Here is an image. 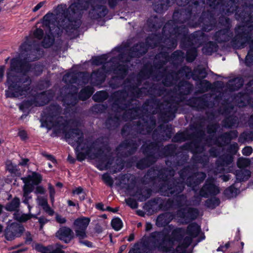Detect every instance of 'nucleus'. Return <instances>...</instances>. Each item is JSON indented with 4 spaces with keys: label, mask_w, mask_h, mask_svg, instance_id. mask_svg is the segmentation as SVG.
<instances>
[{
    "label": "nucleus",
    "mask_w": 253,
    "mask_h": 253,
    "mask_svg": "<svg viewBox=\"0 0 253 253\" xmlns=\"http://www.w3.org/2000/svg\"><path fill=\"white\" fill-rule=\"evenodd\" d=\"M26 179L34 185L36 186L41 184L42 180V176L41 173L33 171L32 174L29 175Z\"/></svg>",
    "instance_id": "nucleus-53"
},
{
    "label": "nucleus",
    "mask_w": 253,
    "mask_h": 253,
    "mask_svg": "<svg viewBox=\"0 0 253 253\" xmlns=\"http://www.w3.org/2000/svg\"><path fill=\"white\" fill-rule=\"evenodd\" d=\"M121 121V117L120 115L116 114L111 115L108 117L105 122V125L109 130H114L120 125Z\"/></svg>",
    "instance_id": "nucleus-35"
},
{
    "label": "nucleus",
    "mask_w": 253,
    "mask_h": 253,
    "mask_svg": "<svg viewBox=\"0 0 253 253\" xmlns=\"http://www.w3.org/2000/svg\"><path fill=\"white\" fill-rule=\"evenodd\" d=\"M177 27H173L170 23H167L162 29V34L153 37L154 39H157L159 42L165 44L168 49H173L177 45V39L180 38L178 32H178L175 30Z\"/></svg>",
    "instance_id": "nucleus-6"
},
{
    "label": "nucleus",
    "mask_w": 253,
    "mask_h": 253,
    "mask_svg": "<svg viewBox=\"0 0 253 253\" xmlns=\"http://www.w3.org/2000/svg\"><path fill=\"white\" fill-rule=\"evenodd\" d=\"M142 154L157 162L159 159L160 146L157 142L148 140L143 143L141 147Z\"/></svg>",
    "instance_id": "nucleus-13"
},
{
    "label": "nucleus",
    "mask_w": 253,
    "mask_h": 253,
    "mask_svg": "<svg viewBox=\"0 0 253 253\" xmlns=\"http://www.w3.org/2000/svg\"><path fill=\"white\" fill-rule=\"evenodd\" d=\"M139 144L131 138H126L122 141L118 147V149H127L126 155L130 156L134 154L138 148Z\"/></svg>",
    "instance_id": "nucleus-22"
},
{
    "label": "nucleus",
    "mask_w": 253,
    "mask_h": 253,
    "mask_svg": "<svg viewBox=\"0 0 253 253\" xmlns=\"http://www.w3.org/2000/svg\"><path fill=\"white\" fill-rule=\"evenodd\" d=\"M141 81L137 78V83H132L130 80L127 78L124 82L125 84L129 83L128 85L126 86L128 91V93L129 94V96L131 97L130 100L133 101V96L138 89L139 86L140 85Z\"/></svg>",
    "instance_id": "nucleus-41"
},
{
    "label": "nucleus",
    "mask_w": 253,
    "mask_h": 253,
    "mask_svg": "<svg viewBox=\"0 0 253 253\" xmlns=\"http://www.w3.org/2000/svg\"><path fill=\"white\" fill-rule=\"evenodd\" d=\"M147 122L145 121V117L140 118V119L135 122V126L138 133L145 134L146 132V125Z\"/></svg>",
    "instance_id": "nucleus-57"
},
{
    "label": "nucleus",
    "mask_w": 253,
    "mask_h": 253,
    "mask_svg": "<svg viewBox=\"0 0 253 253\" xmlns=\"http://www.w3.org/2000/svg\"><path fill=\"white\" fill-rule=\"evenodd\" d=\"M210 96L205 94L200 96H194L189 98L188 105L197 110H203L206 108H211L214 106V102L209 99Z\"/></svg>",
    "instance_id": "nucleus-11"
},
{
    "label": "nucleus",
    "mask_w": 253,
    "mask_h": 253,
    "mask_svg": "<svg viewBox=\"0 0 253 253\" xmlns=\"http://www.w3.org/2000/svg\"><path fill=\"white\" fill-rule=\"evenodd\" d=\"M183 233L184 229L182 228L174 229L172 231L171 237L169 234H164L161 232H154L150 235L153 245L145 244L144 247L149 251L157 249L161 252H170L173 249L174 241H181L183 237Z\"/></svg>",
    "instance_id": "nucleus-2"
},
{
    "label": "nucleus",
    "mask_w": 253,
    "mask_h": 253,
    "mask_svg": "<svg viewBox=\"0 0 253 253\" xmlns=\"http://www.w3.org/2000/svg\"><path fill=\"white\" fill-rule=\"evenodd\" d=\"M178 76L180 75L182 77H184L187 79H190L191 77L193 79V75L194 71L192 72L191 68L187 66H184L181 67L177 71Z\"/></svg>",
    "instance_id": "nucleus-59"
},
{
    "label": "nucleus",
    "mask_w": 253,
    "mask_h": 253,
    "mask_svg": "<svg viewBox=\"0 0 253 253\" xmlns=\"http://www.w3.org/2000/svg\"><path fill=\"white\" fill-rule=\"evenodd\" d=\"M186 182L181 178L172 177L167 181L165 187L160 192L165 196L169 197L182 193L185 189Z\"/></svg>",
    "instance_id": "nucleus-9"
},
{
    "label": "nucleus",
    "mask_w": 253,
    "mask_h": 253,
    "mask_svg": "<svg viewBox=\"0 0 253 253\" xmlns=\"http://www.w3.org/2000/svg\"><path fill=\"white\" fill-rule=\"evenodd\" d=\"M169 0H158L153 4L154 10L158 13H162L169 6Z\"/></svg>",
    "instance_id": "nucleus-47"
},
{
    "label": "nucleus",
    "mask_w": 253,
    "mask_h": 253,
    "mask_svg": "<svg viewBox=\"0 0 253 253\" xmlns=\"http://www.w3.org/2000/svg\"><path fill=\"white\" fill-rule=\"evenodd\" d=\"M108 12L109 10L106 6L99 4H91L88 15L92 20H98L104 17Z\"/></svg>",
    "instance_id": "nucleus-21"
},
{
    "label": "nucleus",
    "mask_w": 253,
    "mask_h": 253,
    "mask_svg": "<svg viewBox=\"0 0 253 253\" xmlns=\"http://www.w3.org/2000/svg\"><path fill=\"white\" fill-rule=\"evenodd\" d=\"M69 7L66 5H59L57 6V17L58 24L62 26L66 32L72 33L78 30L81 25L82 15L75 18L71 13Z\"/></svg>",
    "instance_id": "nucleus-5"
},
{
    "label": "nucleus",
    "mask_w": 253,
    "mask_h": 253,
    "mask_svg": "<svg viewBox=\"0 0 253 253\" xmlns=\"http://www.w3.org/2000/svg\"><path fill=\"white\" fill-rule=\"evenodd\" d=\"M207 177L206 174L202 171H196L194 174L188 176L186 184L188 187L194 189L202 183Z\"/></svg>",
    "instance_id": "nucleus-25"
},
{
    "label": "nucleus",
    "mask_w": 253,
    "mask_h": 253,
    "mask_svg": "<svg viewBox=\"0 0 253 253\" xmlns=\"http://www.w3.org/2000/svg\"><path fill=\"white\" fill-rule=\"evenodd\" d=\"M147 183H155L158 180V169L151 168L144 175Z\"/></svg>",
    "instance_id": "nucleus-51"
},
{
    "label": "nucleus",
    "mask_w": 253,
    "mask_h": 253,
    "mask_svg": "<svg viewBox=\"0 0 253 253\" xmlns=\"http://www.w3.org/2000/svg\"><path fill=\"white\" fill-rule=\"evenodd\" d=\"M174 158V160L173 161L169 160L166 161V165L171 169L183 166L187 163L189 159V156L187 154L180 153L177 151Z\"/></svg>",
    "instance_id": "nucleus-24"
},
{
    "label": "nucleus",
    "mask_w": 253,
    "mask_h": 253,
    "mask_svg": "<svg viewBox=\"0 0 253 253\" xmlns=\"http://www.w3.org/2000/svg\"><path fill=\"white\" fill-rule=\"evenodd\" d=\"M166 91V89L158 84H150L147 90L148 94L150 96H161Z\"/></svg>",
    "instance_id": "nucleus-37"
},
{
    "label": "nucleus",
    "mask_w": 253,
    "mask_h": 253,
    "mask_svg": "<svg viewBox=\"0 0 253 253\" xmlns=\"http://www.w3.org/2000/svg\"><path fill=\"white\" fill-rule=\"evenodd\" d=\"M177 145L170 143L162 147L159 151V159L164 158L174 157L177 151Z\"/></svg>",
    "instance_id": "nucleus-28"
},
{
    "label": "nucleus",
    "mask_w": 253,
    "mask_h": 253,
    "mask_svg": "<svg viewBox=\"0 0 253 253\" xmlns=\"http://www.w3.org/2000/svg\"><path fill=\"white\" fill-rule=\"evenodd\" d=\"M220 204V199L215 196H213L211 198L208 199L205 201V206L211 209H214Z\"/></svg>",
    "instance_id": "nucleus-64"
},
{
    "label": "nucleus",
    "mask_w": 253,
    "mask_h": 253,
    "mask_svg": "<svg viewBox=\"0 0 253 253\" xmlns=\"http://www.w3.org/2000/svg\"><path fill=\"white\" fill-rule=\"evenodd\" d=\"M152 194V190L150 188H146L144 190L138 189L136 192V195L138 197L140 202L145 201L149 198Z\"/></svg>",
    "instance_id": "nucleus-56"
},
{
    "label": "nucleus",
    "mask_w": 253,
    "mask_h": 253,
    "mask_svg": "<svg viewBox=\"0 0 253 253\" xmlns=\"http://www.w3.org/2000/svg\"><path fill=\"white\" fill-rule=\"evenodd\" d=\"M178 89L181 90H184L185 93L187 94L191 92L193 88V85L187 81L182 80L178 83Z\"/></svg>",
    "instance_id": "nucleus-60"
},
{
    "label": "nucleus",
    "mask_w": 253,
    "mask_h": 253,
    "mask_svg": "<svg viewBox=\"0 0 253 253\" xmlns=\"http://www.w3.org/2000/svg\"><path fill=\"white\" fill-rule=\"evenodd\" d=\"M252 30L243 28L242 31L236 34L231 41L232 46L236 49L244 48L247 43H250L249 46L253 48V40H252Z\"/></svg>",
    "instance_id": "nucleus-10"
},
{
    "label": "nucleus",
    "mask_w": 253,
    "mask_h": 253,
    "mask_svg": "<svg viewBox=\"0 0 253 253\" xmlns=\"http://www.w3.org/2000/svg\"><path fill=\"white\" fill-rule=\"evenodd\" d=\"M186 60L187 62L191 63L196 59L198 56V50L196 47L186 49Z\"/></svg>",
    "instance_id": "nucleus-58"
},
{
    "label": "nucleus",
    "mask_w": 253,
    "mask_h": 253,
    "mask_svg": "<svg viewBox=\"0 0 253 253\" xmlns=\"http://www.w3.org/2000/svg\"><path fill=\"white\" fill-rule=\"evenodd\" d=\"M39 58L36 57L35 55L28 56L23 59L13 58L10 62V68L12 71L21 74L19 76H28L27 74L29 73L30 63V62L36 61Z\"/></svg>",
    "instance_id": "nucleus-8"
},
{
    "label": "nucleus",
    "mask_w": 253,
    "mask_h": 253,
    "mask_svg": "<svg viewBox=\"0 0 253 253\" xmlns=\"http://www.w3.org/2000/svg\"><path fill=\"white\" fill-rule=\"evenodd\" d=\"M175 30L179 31L177 32L181 39L180 46L182 49L186 50L187 48L194 47V45L195 43L193 38H191V34L188 35V29L187 27L185 25H181L177 27Z\"/></svg>",
    "instance_id": "nucleus-17"
},
{
    "label": "nucleus",
    "mask_w": 253,
    "mask_h": 253,
    "mask_svg": "<svg viewBox=\"0 0 253 253\" xmlns=\"http://www.w3.org/2000/svg\"><path fill=\"white\" fill-rule=\"evenodd\" d=\"M94 89L92 87L87 85L80 91L78 97V99L82 101H85L88 99L93 93Z\"/></svg>",
    "instance_id": "nucleus-49"
},
{
    "label": "nucleus",
    "mask_w": 253,
    "mask_h": 253,
    "mask_svg": "<svg viewBox=\"0 0 253 253\" xmlns=\"http://www.w3.org/2000/svg\"><path fill=\"white\" fill-rule=\"evenodd\" d=\"M114 100L112 107L116 112H120L129 108L132 103V100H122L118 97L113 96Z\"/></svg>",
    "instance_id": "nucleus-32"
},
{
    "label": "nucleus",
    "mask_w": 253,
    "mask_h": 253,
    "mask_svg": "<svg viewBox=\"0 0 253 253\" xmlns=\"http://www.w3.org/2000/svg\"><path fill=\"white\" fill-rule=\"evenodd\" d=\"M57 25H56V23L52 25L49 28H48V32L51 36L55 37H60L63 32V30L65 29L62 27V26H60L58 23Z\"/></svg>",
    "instance_id": "nucleus-54"
},
{
    "label": "nucleus",
    "mask_w": 253,
    "mask_h": 253,
    "mask_svg": "<svg viewBox=\"0 0 253 253\" xmlns=\"http://www.w3.org/2000/svg\"><path fill=\"white\" fill-rule=\"evenodd\" d=\"M89 1H85L84 2L81 1H75L72 3L70 6L69 8L72 11V14H76L80 13L78 17L81 15V12L84 10H86L89 7Z\"/></svg>",
    "instance_id": "nucleus-36"
},
{
    "label": "nucleus",
    "mask_w": 253,
    "mask_h": 253,
    "mask_svg": "<svg viewBox=\"0 0 253 253\" xmlns=\"http://www.w3.org/2000/svg\"><path fill=\"white\" fill-rule=\"evenodd\" d=\"M191 14L192 8L189 6L185 9L181 8L175 10L173 13L172 18L176 23H184Z\"/></svg>",
    "instance_id": "nucleus-26"
},
{
    "label": "nucleus",
    "mask_w": 253,
    "mask_h": 253,
    "mask_svg": "<svg viewBox=\"0 0 253 253\" xmlns=\"http://www.w3.org/2000/svg\"><path fill=\"white\" fill-rule=\"evenodd\" d=\"M148 39L152 41L154 40V37L153 36L147 38L145 42H140L134 44L129 49L126 54H119L118 57L119 61L123 63H128L133 58H139L145 54L150 45Z\"/></svg>",
    "instance_id": "nucleus-7"
},
{
    "label": "nucleus",
    "mask_w": 253,
    "mask_h": 253,
    "mask_svg": "<svg viewBox=\"0 0 253 253\" xmlns=\"http://www.w3.org/2000/svg\"><path fill=\"white\" fill-rule=\"evenodd\" d=\"M233 156L229 154H223L218 157L215 162L217 168L228 166L233 161Z\"/></svg>",
    "instance_id": "nucleus-42"
},
{
    "label": "nucleus",
    "mask_w": 253,
    "mask_h": 253,
    "mask_svg": "<svg viewBox=\"0 0 253 253\" xmlns=\"http://www.w3.org/2000/svg\"><path fill=\"white\" fill-rule=\"evenodd\" d=\"M6 84L8 90H6V97H17L30 93L32 91V80L29 76H19L8 71L6 73Z\"/></svg>",
    "instance_id": "nucleus-3"
},
{
    "label": "nucleus",
    "mask_w": 253,
    "mask_h": 253,
    "mask_svg": "<svg viewBox=\"0 0 253 253\" xmlns=\"http://www.w3.org/2000/svg\"><path fill=\"white\" fill-rule=\"evenodd\" d=\"M157 162L150 159V158L144 156L138 160L136 163V167L140 170H143L146 168H149Z\"/></svg>",
    "instance_id": "nucleus-45"
},
{
    "label": "nucleus",
    "mask_w": 253,
    "mask_h": 253,
    "mask_svg": "<svg viewBox=\"0 0 253 253\" xmlns=\"http://www.w3.org/2000/svg\"><path fill=\"white\" fill-rule=\"evenodd\" d=\"M220 192L219 188L215 184V181L213 178H209L206 181L199 191V196H195L201 201V197L208 198L210 196H215Z\"/></svg>",
    "instance_id": "nucleus-12"
},
{
    "label": "nucleus",
    "mask_w": 253,
    "mask_h": 253,
    "mask_svg": "<svg viewBox=\"0 0 253 253\" xmlns=\"http://www.w3.org/2000/svg\"><path fill=\"white\" fill-rule=\"evenodd\" d=\"M205 131L201 129L196 128V131L190 133L188 130L178 131L172 138L171 141L174 143H181L188 140H192L191 142H187L180 147V149L189 151L192 153L201 152L202 148L200 143L205 136Z\"/></svg>",
    "instance_id": "nucleus-4"
},
{
    "label": "nucleus",
    "mask_w": 253,
    "mask_h": 253,
    "mask_svg": "<svg viewBox=\"0 0 253 253\" xmlns=\"http://www.w3.org/2000/svg\"><path fill=\"white\" fill-rule=\"evenodd\" d=\"M232 36L229 29L223 28L216 32L213 35V39L219 43L227 42Z\"/></svg>",
    "instance_id": "nucleus-31"
},
{
    "label": "nucleus",
    "mask_w": 253,
    "mask_h": 253,
    "mask_svg": "<svg viewBox=\"0 0 253 253\" xmlns=\"http://www.w3.org/2000/svg\"><path fill=\"white\" fill-rule=\"evenodd\" d=\"M153 73V67L150 63H146L137 75V78L141 81L149 79Z\"/></svg>",
    "instance_id": "nucleus-38"
},
{
    "label": "nucleus",
    "mask_w": 253,
    "mask_h": 253,
    "mask_svg": "<svg viewBox=\"0 0 253 253\" xmlns=\"http://www.w3.org/2000/svg\"><path fill=\"white\" fill-rule=\"evenodd\" d=\"M171 169L169 168H162L158 169V181L160 182L159 190L160 191L165 187L170 178H169V175Z\"/></svg>",
    "instance_id": "nucleus-34"
},
{
    "label": "nucleus",
    "mask_w": 253,
    "mask_h": 253,
    "mask_svg": "<svg viewBox=\"0 0 253 253\" xmlns=\"http://www.w3.org/2000/svg\"><path fill=\"white\" fill-rule=\"evenodd\" d=\"M24 231L25 228L22 225L13 222L6 227L3 236L6 240L11 241L21 237Z\"/></svg>",
    "instance_id": "nucleus-16"
},
{
    "label": "nucleus",
    "mask_w": 253,
    "mask_h": 253,
    "mask_svg": "<svg viewBox=\"0 0 253 253\" xmlns=\"http://www.w3.org/2000/svg\"><path fill=\"white\" fill-rule=\"evenodd\" d=\"M107 70L105 65L94 70L92 72V80L96 84H101L103 83L106 79Z\"/></svg>",
    "instance_id": "nucleus-33"
},
{
    "label": "nucleus",
    "mask_w": 253,
    "mask_h": 253,
    "mask_svg": "<svg viewBox=\"0 0 253 253\" xmlns=\"http://www.w3.org/2000/svg\"><path fill=\"white\" fill-rule=\"evenodd\" d=\"M90 221V218L83 216L76 219L73 223L74 226L76 227V235L84 237L85 233H86L87 227Z\"/></svg>",
    "instance_id": "nucleus-20"
},
{
    "label": "nucleus",
    "mask_w": 253,
    "mask_h": 253,
    "mask_svg": "<svg viewBox=\"0 0 253 253\" xmlns=\"http://www.w3.org/2000/svg\"><path fill=\"white\" fill-rule=\"evenodd\" d=\"M65 137L68 139V143L72 146H76L75 153L77 160L79 162L84 161L86 156H90L92 148H94L93 142L84 138V133L80 128L74 127L68 131L63 130Z\"/></svg>",
    "instance_id": "nucleus-1"
},
{
    "label": "nucleus",
    "mask_w": 253,
    "mask_h": 253,
    "mask_svg": "<svg viewBox=\"0 0 253 253\" xmlns=\"http://www.w3.org/2000/svg\"><path fill=\"white\" fill-rule=\"evenodd\" d=\"M20 205V199L15 197L10 202L6 203L4 206V209L8 211L18 212L19 211Z\"/></svg>",
    "instance_id": "nucleus-48"
},
{
    "label": "nucleus",
    "mask_w": 253,
    "mask_h": 253,
    "mask_svg": "<svg viewBox=\"0 0 253 253\" xmlns=\"http://www.w3.org/2000/svg\"><path fill=\"white\" fill-rule=\"evenodd\" d=\"M108 93L105 90L97 91L92 96V99L96 102H103L108 98Z\"/></svg>",
    "instance_id": "nucleus-62"
},
{
    "label": "nucleus",
    "mask_w": 253,
    "mask_h": 253,
    "mask_svg": "<svg viewBox=\"0 0 253 253\" xmlns=\"http://www.w3.org/2000/svg\"><path fill=\"white\" fill-rule=\"evenodd\" d=\"M163 84L166 87H171L176 84L180 77L177 71L173 70H168L164 69L162 72Z\"/></svg>",
    "instance_id": "nucleus-19"
},
{
    "label": "nucleus",
    "mask_w": 253,
    "mask_h": 253,
    "mask_svg": "<svg viewBox=\"0 0 253 253\" xmlns=\"http://www.w3.org/2000/svg\"><path fill=\"white\" fill-rule=\"evenodd\" d=\"M42 27L46 28H49L54 23H58L57 17L53 13L47 12L42 19Z\"/></svg>",
    "instance_id": "nucleus-43"
},
{
    "label": "nucleus",
    "mask_w": 253,
    "mask_h": 253,
    "mask_svg": "<svg viewBox=\"0 0 253 253\" xmlns=\"http://www.w3.org/2000/svg\"><path fill=\"white\" fill-rule=\"evenodd\" d=\"M199 214V210L191 207L180 208L176 211L177 216L182 220V223L185 224L197 219Z\"/></svg>",
    "instance_id": "nucleus-14"
},
{
    "label": "nucleus",
    "mask_w": 253,
    "mask_h": 253,
    "mask_svg": "<svg viewBox=\"0 0 253 253\" xmlns=\"http://www.w3.org/2000/svg\"><path fill=\"white\" fill-rule=\"evenodd\" d=\"M45 119H41L40 122L41 123V127H46L47 129L50 130L52 126L54 127L53 133L57 134L61 132V127H65L67 124L63 122L62 120H58L57 119L53 120L52 119L47 118V116L44 115Z\"/></svg>",
    "instance_id": "nucleus-18"
},
{
    "label": "nucleus",
    "mask_w": 253,
    "mask_h": 253,
    "mask_svg": "<svg viewBox=\"0 0 253 253\" xmlns=\"http://www.w3.org/2000/svg\"><path fill=\"white\" fill-rule=\"evenodd\" d=\"M42 42V45L44 48L50 47L55 42V38L51 36L49 32L46 33L45 36L43 38Z\"/></svg>",
    "instance_id": "nucleus-61"
},
{
    "label": "nucleus",
    "mask_w": 253,
    "mask_h": 253,
    "mask_svg": "<svg viewBox=\"0 0 253 253\" xmlns=\"http://www.w3.org/2000/svg\"><path fill=\"white\" fill-rule=\"evenodd\" d=\"M30 66L29 72L33 73L34 76H39L42 73L43 67L41 64L38 63H30Z\"/></svg>",
    "instance_id": "nucleus-63"
},
{
    "label": "nucleus",
    "mask_w": 253,
    "mask_h": 253,
    "mask_svg": "<svg viewBox=\"0 0 253 253\" xmlns=\"http://www.w3.org/2000/svg\"><path fill=\"white\" fill-rule=\"evenodd\" d=\"M20 49L22 54L24 55L25 57L29 56L35 55L36 57L39 58L37 55L38 52H40L41 49L39 47L37 46L33 48L31 42H25L22 43L20 46Z\"/></svg>",
    "instance_id": "nucleus-30"
},
{
    "label": "nucleus",
    "mask_w": 253,
    "mask_h": 253,
    "mask_svg": "<svg viewBox=\"0 0 253 253\" xmlns=\"http://www.w3.org/2000/svg\"><path fill=\"white\" fill-rule=\"evenodd\" d=\"M61 111V108L59 105L57 104H51L46 109L44 115L47 118H50L53 120L57 119L61 120L62 117H60V115Z\"/></svg>",
    "instance_id": "nucleus-29"
},
{
    "label": "nucleus",
    "mask_w": 253,
    "mask_h": 253,
    "mask_svg": "<svg viewBox=\"0 0 253 253\" xmlns=\"http://www.w3.org/2000/svg\"><path fill=\"white\" fill-rule=\"evenodd\" d=\"M197 168L195 165H188L184 166L178 171L179 177L183 180H186L187 177L197 171Z\"/></svg>",
    "instance_id": "nucleus-39"
},
{
    "label": "nucleus",
    "mask_w": 253,
    "mask_h": 253,
    "mask_svg": "<svg viewBox=\"0 0 253 253\" xmlns=\"http://www.w3.org/2000/svg\"><path fill=\"white\" fill-rule=\"evenodd\" d=\"M238 132L237 130H230L220 134L218 138H220L224 145L229 144L231 140L234 139L238 137Z\"/></svg>",
    "instance_id": "nucleus-44"
},
{
    "label": "nucleus",
    "mask_w": 253,
    "mask_h": 253,
    "mask_svg": "<svg viewBox=\"0 0 253 253\" xmlns=\"http://www.w3.org/2000/svg\"><path fill=\"white\" fill-rule=\"evenodd\" d=\"M168 58L173 62L174 64L181 63L183 61L185 56L184 53L180 50L174 51Z\"/></svg>",
    "instance_id": "nucleus-52"
},
{
    "label": "nucleus",
    "mask_w": 253,
    "mask_h": 253,
    "mask_svg": "<svg viewBox=\"0 0 253 253\" xmlns=\"http://www.w3.org/2000/svg\"><path fill=\"white\" fill-rule=\"evenodd\" d=\"M201 231V227L196 222H190L187 227L185 234L193 239L197 237ZM185 231L184 230L183 235Z\"/></svg>",
    "instance_id": "nucleus-40"
},
{
    "label": "nucleus",
    "mask_w": 253,
    "mask_h": 253,
    "mask_svg": "<svg viewBox=\"0 0 253 253\" xmlns=\"http://www.w3.org/2000/svg\"><path fill=\"white\" fill-rule=\"evenodd\" d=\"M111 71L115 75L112 76L113 79L123 80L128 74V66L126 64L117 63L111 66Z\"/></svg>",
    "instance_id": "nucleus-23"
},
{
    "label": "nucleus",
    "mask_w": 253,
    "mask_h": 253,
    "mask_svg": "<svg viewBox=\"0 0 253 253\" xmlns=\"http://www.w3.org/2000/svg\"><path fill=\"white\" fill-rule=\"evenodd\" d=\"M191 38H193L195 44L201 45L207 38V35L203 32L198 31L191 34Z\"/></svg>",
    "instance_id": "nucleus-55"
},
{
    "label": "nucleus",
    "mask_w": 253,
    "mask_h": 253,
    "mask_svg": "<svg viewBox=\"0 0 253 253\" xmlns=\"http://www.w3.org/2000/svg\"><path fill=\"white\" fill-rule=\"evenodd\" d=\"M218 46L216 42L213 41H209L206 42L203 47L202 51L207 55H211L214 52L217 51Z\"/></svg>",
    "instance_id": "nucleus-46"
},
{
    "label": "nucleus",
    "mask_w": 253,
    "mask_h": 253,
    "mask_svg": "<svg viewBox=\"0 0 253 253\" xmlns=\"http://www.w3.org/2000/svg\"><path fill=\"white\" fill-rule=\"evenodd\" d=\"M86 139L89 140L91 142L94 143V148H92L91 154L90 155V157L92 156L94 158H100L104 155V149L102 147H97V142L96 141H93L90 137H87Z\"/></svg>",
    "instance_id": "nucleus-50"
},
{
    "label": "nucleus",
    "mask_w": 253,
    "mask_h": 253,
    "mask_svg": "<svg viewBox=\"0 0 253 253\" xmlns=\"http://www.w3.org/2000/svg\"><path fill=\"white\" fill-rule=\"evenodd\" d=\"M40 99H42L41 103L38 104V102L36 99H31L27 100H24L20 104L19 108L22 112L26 113L27 116L29 113V109L33 105L36 106H43L47 104L50 101V99L48 97L46 92L43 91L41 93Z\"/></svg>",
    "instance_id": "nucleus-15"
},
{
    "label": "nucleus",
    "mask_w": 253,
    "mask_h": 253,
    "mask_svg": "<svg viewBox=\"0 0 253 253\" xmlns=\"http://www.w3.org/2000/svg\"><path fill=\"white\" fill-rule=\"evenodd\" d=\"M56 237L65 243H69L74 238V232L71 229L66 226L59 228L56 233Z\"/></svg>",
    "instance_id": "nucleus-27"
}]
</instances>
